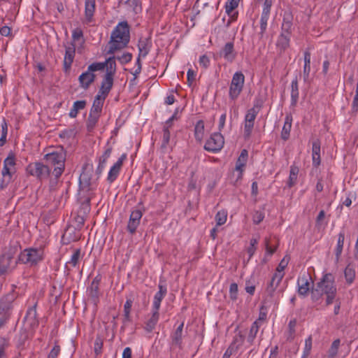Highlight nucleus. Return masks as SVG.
Wrapping results in <instances>:
<instances>
[{"label":"nucleus","mask_w":358,"mask_h":358,"mask_svg":"<svg viewBox=\"0 0 358 358\" xmlns=\"http://www.w3.org/2000/svg\"><path fill=\"white\" fill-rule=\"evenodd\" d=\"M337 293L335 277L331 273H323L320 280L311 289V299L314 302L321 301L325 296L327 306L334 301Z\"/></svg>","instance_id":"obj_1"},{"label":"nucleus","mask_w":358,"mask_h":358,"mask_svg":"<svg viewBox=\"0 0 358 358\" xmlns=\"http://www.w3.org/2000/svg\"><path fill=\"white\" fill-rule=\"evenodd\" d=\"M129 38L128 23L125 21L118 23L111 34L108 54L113 55L116 50L126 47Z\"/></svg>","instance_id":"obj_2"},{"label":"nucleus","mask_w":358,"mask_h":358,"mask_svg":"<svg viewBox=\"0 0 358 358\" xmlns=\"http://www.w3.org/2000/svg\"><path fill=\"white\" fill-rule=\"evenodd\" d=\"M46 165L53 169L52 174L56 178H59L64 172L65 167L66 153L64 150L48 153L44 157Z\"/></svg>","instance_id":"obj_3"},{"label":"nucleus","mask_w":358,"mask_h":358,"mask_svg":"<svg viewBox=\"0 0 358 358\" xmlns=\"http://www.w3.org/2000/svg\"><path fill=\"white\" fill-rule=\"evenodd\" d=\"M16 173V160L13 153L8 154L3 160V168L1 172L0 189H4L12 182L13 177Z\"/></svg>","instance_id":"obj_4"},{"label":"nucleus","mask_w":358,"mask_h":358,"mask_svg":"<svg viewBox=\"0 0 358 358\" xmlns=\"http://www.w3.org/2000/svg\"><path fill=\"white\" fill-rule=\"evenodd\" d=\"M45 257L44 248H28L23 250L19 255V261L31 266L42 262Z\"/></svg>","instance_id":"obj_5"},{"label":"nucleus","mask_w":358,"mask_h":358,"mask_svg":"<svg viewBox=\"0 0 358 358\" xmlns=\"http://www.w3.org/2000/svg\"><path fill=\"white\" fill-rule=\"evenodd\" d=\"M263 101L260 99H256L254 102L253 106L246 111L244 117V137L245 138H250L252 134V129L255 124V120L262 107Z\"/></svg>","instance_id":"obj_6"},{"label":"nucleus","mask_w":358,"mask_h":358,"mask_svg":"<svg viewBox=\"0 0 358 358\" xmlns=\"http://www.w3.org/2000/svg\"><path fill=\"white\" fill-rule=\"evenodd\" d=\"M245 84V76L241 71H236L232 76L229 85V97L236 100L243 91Z\"/></svg>","instance_id":"obj_7"},{"label":"nucleus","mask_w":358,"mask_h":358,"mask_svg":"<svg viewBox=\"0 0 358 358\" xmlns=\"http://www.w3.org/2000/svg\"><path fill=\"white\" fill-rule=\"evenodd\" d=\"M103 66L101 64L92 63L88 66L87 70L80 75L78 78L80 86L87 90L90 85L94 81V71H102Z\"/></svg>","instance_id":"obj_8"},{"label":"nucleus","mask_w":358,"mask_h":358,"mask_svg":"<svg viewBox=\"0 0 358 358\" xmlns=\"http://www.w3.org/2000/svg\"><path fill=\"white\" fill-rule=\"evenodd\" d=\"M27 171L30 175L36 177L41 180L47 179L50 174V167L41 162L29 164L27 166Z\"/></svg>","instance_id":"obj_9"},{"label":"nucleus","mask_w":358,"mask_h":358,"mask_svg":"<svg viewBox=\"0 0 358 358\" xmlns=\"http://www.w3.org/2000/svg\"><path fill=\"white\" fill-rule=\"evenodd\" d=\"M224 144V139L220 132L212 134L204 145L207 151L215 153L221 150Z\"/></svg>","instance_id":"obj_10"},{"label":"nucleus","mask_w":358,"mask_h":358,"mask_svg":"<svg viewBox=\"0 0 358 358\" xmlns=\"http://www.w3.org/2000/svg\"><path fill=\"white\" fill-rule=\"evenodd\" d=\"M313 283L312 278L308 273H303L299 276L297 279L299 295L302 297H305L309 292Z\"/></svg>","instance_id":"obj_11"},{"label":"nucleus","mask_w":358,"mask_h":358,"mask_svg":"<svg viewBox=\"0 0 358 358\" xmlns=\"http://www.w3.org/2000/svg\"><path fill=\"white\" fill-rule=\"evenodd\" d=\"M127 159V154H122L117 161L110 168L107 176V181L113 183L119 176L124 161Z\"/></svg>","instance_id":"obj_12"},{"label":"nucleus","mask_w":358,"mask_h":358,"mask_svg":"<svg viewBox=\"0 0 358 358\" xmlns=\"http://www.w3.org/2000/svg\"><path fill=\"white\" fill-rule=\"evenodd\" d=\"M143 216V212L141 210L135 209L131 212L129 219L127 223V231L134 234L140 224Z\"/></svg>","instance_id":"obj_13"},{"label":"nucleus","mask_w":358,"mask_h":358,"mask_svg":"<svg viewBox=\"0 0 358 358\" xmlns=\"http://www.w3.org/2000/svg\"><path fill=\"white\" fill-rule=\"evenodd\" d=\"M13 257L8 254L0 256V275L10 273L15 267Z\"/></svg>","instance_id":"obj_14"},{"label":"nucleus","mask_w":358,"mask_h":358,"mask_svg":"<svg viewBox=\"0 0 358 358\" xmlns=\"http://www.w3.org/2000/svg\"><path fill=\"white\" fill-rule=\"evenodd\" d=\"M283 277L280 273H274L271 281L267 285L266 292L271 296H273L275 292H282L284 290L283 287H281L280 283Z\"/></svg>","instance_id":"obj_15"},{"label":"nucleus","mask_w":358,"mask_h":358,"mask_svg":"<svg viewBox=\"0 0 358 358\" xmlns=\"http://www.w3.org/2000/svg\"><path fill=\"white\" fill-rule=\"evenodd\" d=\"M112 147L107 144L104 147V152L98 159V166L96 169V174L99 176L105 169L108 159L112 153Z\"/></svg>","instance_id":"obj_16"},{"label":"nucleus","mask_w":358,"mask_h":358,"mask_svg":"<svg viewBox=\"0 0 358 358\" xmlns=\"http://www.w3.org/2000/svg\"><path fill=\"white\" fill-rule=\"evenodd\" d=\"M220 55L229 62H233L236 56L237 52L234 49V44L233 42L227 43L220 51Z\"/></svg>","instance_id":"obj_17"},{"label":"nucleus","mask_w":358,"mask_h":358,"mask_svg":"<svg viewBox=\"0 0 358 358\" xmlns=\"http://www.w3.org/2000/svg\"><path fill=\"white\" fill-rule=\"evenodd\" d=\"M158 292L155 294L152 301V308L159 310L161 302L166 295L167 288L165 285H163L161 281L158 285Z\"/></svg>","instance_id":"obj_18"},{"label":"nucleus","mask_w":358,"mask_h":358,"mask_svg":"<svg viewBox=\"0 0 358 358\" xmlns=\"http://www.w3.org/2000/svg\"><path fill=\"white\" fill-rule=\"evenodd\" d=\"M244 341V336L241 335V334H238V336H236L234 338L233 342L231 343V345L229 346V348L226 350L225 352L224 353L222 358H230L231 356L235 353L239 347L243 344Z\"/></svg>","instance_id":"obj_19"},{"label":"nucleus","mask_w":358,"mask_h":358,"mask_svg":"<svg viewBox=\"0 0 358 358\" xmlns=\"http://www.w3.org/2000/svg\"><path fill=\"white\" fill-rule=\"evenodd\" d=\"M96 0H85V22L90 24L94 20Z\"/></svg>","instance_id":"obj_20"},{"label":"nucleus","mask_w":358,"mask_h":358,"mask_svg":"<svg viewBox=\"0 0 358 358\" xmlns=\"http://www.w3.org/2000/svg\"><path fill=\"white\" fill-rule=\"evenodd\" d=\"M238 0H227L225 3V11L227 14L229 16L230 19L227 22L226 26L229 27L230 24L235 21L237 18L238 13H234V10L238 7Z\"/></svg>","instance_id":"obj_21"},{"label":"nucleus","mask_w":358,"mask_h":358,"mask_svg":"<svg viewBox=\"0 0 358 358\" xmlns=\"http://www.w3.org/2000/svg\"><path fill=\"white\" fill-rule=\"evenodd\" d=\"M113 76L105 74L101 82V87L97 94L106 98L113 87Z\"/></svg>","instance_id":"obj_22"},{"label":"nucleus","mask_w":358,"mask_h":358,"mask_svg":"<svg viewBox=\"0 0 358 358\" xmlns=\"http://www.w3.org/2000/svg\"><path fill=\"white\" fill-rule=\"evenodd\" d=\"M75 54L76 48L74 45L66 47L63 62L64 71L67 72L70 70L71 64L75 57Z\"/></svg>","instance_id":"obj_23"},{"label":"nucleus","mask_w":358,"mask_h":358,"mask_svg":"<svg viewBox=\"0 0 358 358\" xmlns=\"http://www.w3.org/2000/svg\"><path fill=\"white\" fill-rule=\"evenodd\" d=\"M248 157V152L246 150L243 149L236 163V171L238 172L237 180L241 179L245 166L246 165Z\"/></svg>","instance_id":"obj_24"},{"label":"nucleus","mask_w":358,"mask_h":358,"mask_svg":"<svg viewBox=\"0 0 358 358\" xmlns=\"http://www.w3.org/2000/svg\"><path fill=\"white\" fill-rule=\"evenodd\" d=\"M159 319L158 310L152 308L151 315L149 316L145 322L144 329L147 333H151L155 329Z\"/></svg>","instance_id":"obj_25"},{"label":"nucleus","mask_w":358,"mask_h":358,"mask_svg":"<svg viewBox=\"0 0 358 358\" xmlns=\"http://www.w3.org/2000/svg\"><path fill=\"white\" fill-rule=\"evenodd\" d=\"M320 145H321V143H320V141L319 139H316L313 142L312 160H313V165L315 167L319 166L321 163Z\"/></svg>","instance_id":"obj_26"},{"label":"nucleus","mask_w":358,"mask_h":358,"mask_svg":"<svg viewBox=\"0 0 358 358\" xmlns=\"http://www.w3.org/2000/svg\"><path fill=\"white\" fill-rule=\"evenodd\" d=\"M115 57H110L103 62H94V64H101L103 66V70L106 68V75L114 76L116 72Z\"/></svg>","instance_id":"obj_27"},{"label":"nucleus","mask_w":358,"mask_h":358,"mask_svg":"<svg viewBox=\"0 0 358 358\" xmlns=\"http://www.w3.org/2000/svg\"><path fill=\"white\" fill-rule=\"evenodd\" d=\"M151 48V42L148 38H140L138 43L139 57L145 58L149 53Z\"/></svg>","instance_id":"obj_28"},{"label":"nucleus","mask_w":358,"mask_h":358,"mask_svg":"<svg viewBox=\"0 0 358 358\" xmlns=\"http://www.w3.org/2000/svg\"><path fill=\"white\" fill-rule=\"evenodd\" d=\"M106 98L96 94L91 108L90 114L100 116Z\"/></svg>","instance_id":"obj_29"},{"label":"nucleus","mask_w":358,"mask_h":358,"mask_svg":"<svg viewBox=\"0 0 358 358\" xmlns=\"http://www.w3.org/2000/svg\"><path fill=\"white\" fill-rule=\"evenodd\" d=\"M292 116L291 114L286 115L285 117L284 125L281 131V138L284 141H287L289 138L292 129Z\"/></svg>","instance_id":"obj_30"},{"label":"nucleus","mask_w":358,"mask_h":358,"mask_svg":"<svg viewBox=\"0 0 358 358\" xmlns=\"http://www.w3.org/2000/svg\"><path fill=\"white\" fill-rule=\"evenodd\" d=\"M24 320L28 324H30L31 325L38 324L36 305H34L33 306L28 308L24 317Z\"/></svg>","instance_id":"obj_31"},{"label":"nucleus","mask_w":358,"mask_h":358,"mask_svg":"<svg viewBox=\"0 0 358 358\" xmlns=\"http://www.w3.org/2000/svg\"><path fill=\"white\" fill-rule=\"evenodd\" d=\"M299 95L298 80L296 78L291 83V106H295L296 105Z\"/></svg>","instance_id":"obj_32"},{"label":"nucleus","mask_w":358,"mask_h":358,"mask_svg":"<svg viewBox=\"0 0 358 358\" xmlns=\"http://www.w3.org/2000/svg\"><path fill=\"white\" fill-rule=\"evenodd\" d=\"M87 102L85 100L76 101L73 103L72 108H71L69 115L71 118L77 117L78 113L80 110L84 109L86 106Z\"/></svg>","instance_id":"obj_33"},{"label":"nucleus","mask_w":358,"mask_h":358,"mask_svg":"<svg viewBox=\"0 0 358 358\" xmlns=\"http://www.w3.org/2000/svg\"><path fill=\"white\" fill-rule=\"evenodd\" d=\"M13 301V296L8 294L0 299V311L3 313L11 308Z\"/></svg>","instance_id":"obj_34"},{"label":"nucleus","mask_w":358,"mask_h":358,"mask_svg":"<svg viewBox=\"0 0 358 358\" xmlns=\"http://www.w3.org/2000/svg\"><path fill=\"white\" fill-rule=\"evenodd\" d=\"M204 122L203 120H199L194 127V137L196 141L201 142L204 137Z\"/></svg>","instance_id":"obj_35"},{"label":"nucleus","mask_w":358,"mask_h":358,"mask_svg":"<svg viewBox=\"0 0 358 358\" xmlns=\"http://www.w3.org/2000/svg\"><path fill=\"white\" fill-rule=\"evenodd\" d=\"M304 59V66H303V78L306 81L308 77L310 72V53L308 51H305L303 54Z\"/></svg>","instance_id":"obj_36"},{"label":"nucleus","mask_w":358,"mask_h":358,"mask_svg":"<svg viewBox=\"0 0 358 358\" xmlns=\"http://www.w3.org/2000/svg\"><path fill=\"white\" fill-rule=\"evenodd\" d=\"M299 171V169L296 166L292 165L290 166L289 176V179H288V182H287V186L289 187H292L296 184V182L297 181Z\"/></svg>","instance_id":"obj_37"},{"label":"nucleus","mask_w":358,"mask_h":358,"mask_svg":"<svg viewBox=\"0 0 358 358\" xmlns=\"http://www.w3.org/2000/svg\"><path fill=\"white\" fill-rule=\"evenodd\" d=\"M345 240V231L341 230L338 235V241L335 249V255L337 259L341 255Z\"/></svg>","instance_id":"obj_38"},{"label":"nucleus","mask_w":358,"mask_h":358,"mask_svg":"<svg viewBox=\"0 0 358 358\" xmlns=\"http://www.w3.org/2000/svg\"><path fill=\"white\" fill-rule=\"evenodd\" d=\"M259 327H260V324H259V321H257V320L255 321L252 324V325L250 327V332H249V334H248V336L247 338L248 342L250 343V344L253 343L254 340L257 336Z\"/></svg>","instance_id":"obj_39"},{"label":"nucleus","mask_w":358,"mask_h":358,"mask_svg":"<svg viewBox=\"0 0 358 358\" xmlns=\"http://www.w3.org/2000/svg\"><path fill=\"white\" fill-rule=\"evenodd\" d=\"M270 14L262 13L259 20L260 31L259 33L260 38H262L266 31L268 20L269 19Z\"/></svg>","instance_id":"obj_40"},{"label":"nucleus","mask_w":358,"mask_h":358,"mask_svg":"<svg viewBox=\"0 0 358 358\" xmlns=\"http://www.w3.org/2000/svg\"><path fill=\"white\" fill-rule=\"evenodd\" d=\"M289 34H281L278 38V40L276 42L277 46L282 50H285L289 46Z\"/></svg>","instance_id":"obj_41"},{"label":"nucleus","mask_w":358,"mask_h":358,"mask_svg":"<svg viewBox=\"0 0 358 358\" xmlns=\"http://www.w3.org/2000/svg\"><path fill=\"white\" fill-rule=\"evenodd\" d=\"M184 323L182 322L176 329L174 333L172 335L173 342L177 345H180L182 343V330H183Z\"/></svg>","instance_id":"obj_42"},{"label":"nucleus","mask_w":358,"mask_h":358,"mask_svg":"<svg viewBox=\"0 0 358 358\" xmlns=\"http://www.w3.org/2000/svg\"><path fill=\"white\" fill-rule=\"evenodd\" d=\"M344 274L347 283L352 284L356 275L355 268L350 265L347 266L344 271Z\"/></svg>","instance_id":"obj_43"},{"label":"nucleus","mask_w":358,"mask_h":358,"mask_svg":"<svg viewBox=\"0 0 358 358\" xmlns=\"http://www.w3.org/2000/svg\"><path fill=\"white\" fill-rule=\"evenodd\" d=\"M89 296L95 301L99 297L98 282L92 281L90 287L87 289Z\"/></svg>","instance_id":"obj_44"},{"label":"nucleus","mask_w":358,"mask_h":358,"mask_svg":"<svg viewBox=\"0 0 358 358\" xmlns=\"http://www.w3.org/2000/svg\"><path fill=\"white\" fill-rule=\"evenodd\" d=\"M227 219V212L224 210H220L215 217L217 226L223 225Z\"/></svg>","instance_id":"obj_45"},{"label":"nucleus","mask_w":358,"mask_h":358,"mask_svg":"<svg viewBox=\"0 0 358 358\" xmlns=\"http://www.w3.org/2000/svg\"><path fill=\"white\" fill-rule=\"evenodd\" d=\"M132 306V301L127 299L124 305V323L130 321V312Z\"/></svg>","instance_id":"obj_46"},{"label":"nucleus","mask_w":358,"mask_h":358,"mask_svg":"<svg viewBox=\"0 0 358 358\" xmlns=\"http://www.w3.org/2000/svg\"><path fill=\"white\" fill-rule=\"evenodd\" d=\"M80 258V250L76 249L71 257L69 262H66V265H71L73 267H76L79 262Z\"/></svg>","instance_id":"obj_47"},{"label":"nucleus","mask_w":358,"mask_h":358,"mask_svg":"<svg viewBox=\"0 0 358 358\" xmlns=\"http://www.w3.org/2000/svg\"><path fill=\"white\" fill-rule=\"evenodd\" d=\"M99 117L100 116H98L96 115H92L90 113L89 114V117H88L87 122V127L88 130L91 131L95 127L96 123L99 121Z\"/></svg>","instance_id":"obj_48"},{"label":"nucleus","mask_w":358,"mask_h":358,"mask_svg":"<svg viewBox=\"0 0 358 358\" xmlns=\"http://www.w3.org/2000/svg\"><path fill=\"white\" fill-rule=\"evenodd\" d=\"M259 3H262V13L270 14L273 0H257Z\"/></svg>","instance_id":"obj_49"},{"label":"nucleus","mask_w":358,"mask_h":358,"mask_svg":"<svg viewBox=\"0 0 358 358\" xmlns=\"http://www.w3.org/2000/svg\"><path fill=\"white\" fill-rule=\"evenodd\" d=\"M340 339H336L331 344L329 350V357L331 358L334 357L337 353L340 346Z\"/></svg>","instance_id":"obj_50"},{"label":"nucleus","mask_w":358,"mask_h":358,"mask_svg":"<svg viewBox=\"0 0 358 358\" xmlns=\"http://www.w3.org/2000/svg\"><path fill=\"white\" fill-rule=\"evenodd\" d=\"M171 137L170 131L169 129V127H164L163 128V139L162 147L166 148L169 143Z\"/></svg>","instance_id":"obj_51"},{"label":"nucleus","mask_w":358,"mask_h":358,"mask_svg":"<svg viewBox=\"0 0 358 358\" xmlns=\"http://www.w3.org/2000/svg\"><path fill=\"white\" fill-rule=\"evenodd\" d=\"M229 297L233 301H236L238 298V285L236 282H233L229 287Z\"/></svg>","instance_id":"obj_52"},{"label":"nucleus","mask_w":358,"mask_h":358,"mask_svg":"<svg viewBox=\"0 0 358 358\" xmlns=\"http://www.w3.org/2000/svg\"><path fill=\"white\" fill-rule=\"evenodd\" d=\"M312 348V338L311 337H308L305 341V346L303 349V353L302 358H306L310 353V350Z\"/></svg>","instance_id":"obj_53"},{"label":"nucleus","mask_w":358,"mask_h":358,"mask_svg":"<svg viewBox=\"0 0 358 358\" xmlns=\"http://www.w3.org/2000/svg\"><path fill=\"white\" fill-rule=\"evenodd\" d=\"M122 64H125L130 62L132 59V54L129 52L123 53L121 56L115 57Z\"/></svg>","instance_id":"obj_54"},{"label":"nucleus","mask_w":358,"mask_h":358,"mask_svg":"<svg viewBox=\"0 0 358 358\" xmlns=\"http://www.w3.org/2000/svg\"><path fill=\"white\" fill-rule=\"evenodd\" d=\"M287 264L288 261L286 260L285 258H283L278 264L275 273H280L282 276L284 277V270L287 266Z\"/></svg>","instance_id":"obj_55"},{"label":"nucleus","mask_w":358,"mask_h":358,"mask_svg":"<svg viewBox=\"0 0 358 358\" xmlns=\"http://www.w3.org/2000/svg\"><path fill=\"white\" fill-rule=\"evenodd\" d=\"M264 218V213L262 211H255L252 215V221L254 224H259Z\"/></svg>","instance_id":"obj_56"},{"label":"nucleus","mask_w":358,"mask_h":358,"mask_svg":"<svg viewBox=\"0 0 358 358\" xmlns=\"http://www.w3.org/2000/svg\"><path fill=\"white\" fill-rule=\"evenodd\" d=\"M358 111V82L356 85L355 95L352 103V112L357 113Z\"/></svg>","instance_id":"obj_57"},{"label":"nucleus","mask_w":358,"mask_h":358,"mask_svg":"<svg viewBox=\"0 0 358 358\" xmlns=\"http://www.w3.org/2000/svg\"><path fill=\"white\" fill-rule=\"evenodd\" d=\"M72 38H73V41H79L80 39V42L83 43V31L79 28L75 29L72 31Z\"/></svg>","instance_id":"obj_58"},{"label":"nucleus","mask_w":358,"mask_h":358,"mask_svg":"<svg viewBox=\"0 0 358 358\" xmlns=\"http://www.w3.org/2000/svg\"><path fill=\"white\" fill-rule=\"evenodd\" d=\"M199 65L204 69H207L210 64V59L206 55H201L199 60Z\"/></svg>","instance_id":"obj_59"},{"label":"nucleus","mask_w":358,"mask_h":358,"mask_svg":"<svg viewBox=\"0 0 358 358\" xmlns=\"http://www.w3.org/2000/svg\"><path fill=\"white\" fill-rule=\"evenodd\" d=\"M126 3H129V6H132L134 8V10L136 13H138V11H140L141 10V6H140L141 0H127Z\"/></svg>","instance_id":"obj_60"},{"label":"nucleus","mask_w":358,"mask_h":358,"mask_svg":"<svg viewBox=\"0 0 358 358\" xmlns=\"http://www.w3.org/2000/svg\"><path fill=\"white\" fill-rule=\"evenodd\" d=\"M60 352V347L55 345L48 354V358H57Z\"/></svg>","instance_id":"obj_61"},{"label":"nucleus","mask_w":358,"mask_h":358,"mask_svg":"<svg viewBox=\"0 0 358 358\" xmlns=\"http://www.w3.org/2000/svg\"><path fill=\"white\" fill-rule=\"evenodd\" d=\"M103 342L100 338H96L94 343V352L96 355L101 353Z\"/></svg>","instance_id":"obj_62"},{"label":"nucleus","mask_w":358,"mask_h":358,"mask_svg":"<svg viewBox=\"0 0 358 358\" xmlns=\"http://www.w3.org/2000/svg\"><path fill=\"white\" fill-rule=\"evenodd\" d=\"M0 34L3 36H11V29L8 26H3L0 29Z\"/></svg>","instance_id":"obj_63"},{"label":"nucleus","mask_w":358,"mask_h":358,"mask_svg":"<svg viewBox=\"0 0 358 358\" xmlns=\"http://www.w3.org/2000/svg\"><path fill=\"white\" fill-rule=\"evenodd\" d=\"M226 118H227V114L225 113L222 114L220 117L219 124H218V129L220 131H221L224 127Z\"/></svg>","instance_id":"obj_64"}]
</instances>
